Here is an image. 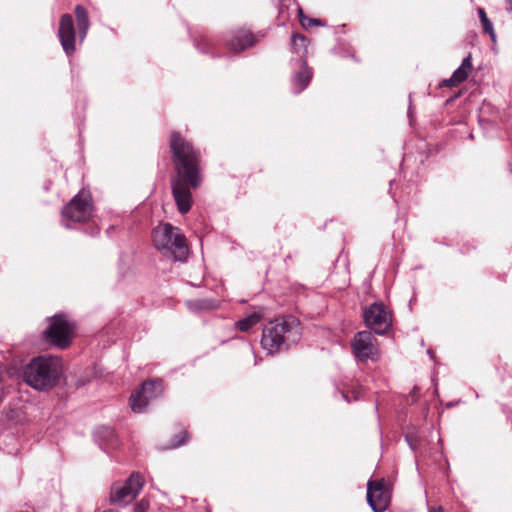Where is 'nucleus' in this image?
Segmentation results:
<instances>
[{"label": "nucleus", "mask_w": 512, "mask_h": 512, "mask_svg": "<svg viewBox=\"0 0 512 512\" xmlns=\"http://www.w3.org/2000/svg\"><path fill=\"white\" fill-rule=\"evenodd\" d=\"M170 151L176 175L171 179L173 198L180 214H186L192 207L191 189L202 183L201 153L178 132L170 135Z\"/></svg>", "instance_id": "nucleus-1"}, {"label": "nucleus", "mask_w": 512, "mask_h": 512, "mask_svg": "<svg viewBox=\"0 0 512 512\" xmlns=\"http://www.w3.org/2000/svg\"><path fill=\"white\" fill-rule=\"evenodd\" d=\"M301 338L299 320L292 316H283L270 321L262 332V347L273 354L296 344Z\"/></svg>", "instance_id": "nucleus-2"}, {"label": "nucleus", "mask_w": 512, "mask_h": 512, "mask_svg": "<svg viewBox=\"0 0 512 512\" xmlns=\"http://www.w3.org/2000/svg\"><path fill=\"white\" fill-rule=\"evenodd\" d=\"M61 374V359L44 355L33 358L25 366L23 378L26 384L35 390L48 391L57 385Z\"/></svg>", "instance_id": "nucleus-3"}, {"label": "nucleus", "mask_w": 512, "mask_h": 512, "mask_svg": "<svg viewBox=\"0 0 512 512\" xmlns=\"http://www.w3.org/2000/svg\"><path fill=\"white\" fill-rule=\"evenodd\" d=\"M153 244L166 256H172L174 260L185 262L189 248L186 238L181 230L170 223L158 225L152 232Z\"/></svg>", "instance_id": "nucleus-4"}, {"label": "nucleus", "mask_w": 512, "mask_h": 512, "mask_svg": "<svg viewBox=\"0 0 512 512\" xmlns=\"http://www.w3.org/2000/svg\"><path fill=\"white\" fill-rule=\"evenodd\" d=\"M49 321L50 324L45 330L46 340L58 348H67L72 340L74 326L63 314H56Z\"/></svg>", "instance_id": "nucleus-5"}, {"label": "nucleus", "mask_w": 512, "mask_h": 512, "mask_svg": "<svg viewBox=\"0 0 512 512\" xmlns=\"http://www.w3.org/2000/svg\"><path fill=\"white\" fill-rule=\"evenodd\" d=\"M92 206L87 195L78 193L62 210V223L71 228V223L85 222L91 216Z\"/></svg>", "instance_id": "nucleus-6"}, {"label": "nucleus", "mask_w": 512, "mask_h": 512, "mask_svg": "<svg viewBox=\"0 0 512 512\" xmlns=\"http://www.w3.org/2000/svg\"><path fill=\"white\" fill-rule=\"evenodd\" d=\"M164 388L159 379L145 381L141 388L131 394L130 406L133 412L143 413L149 403L163 394Z\"/></svg>", "instance_id": "nucleus-7"}, {"label": "nucleus", "mask_w": 512, "mask_h": 512, "mask_svg": "<svg viewBox=\"0 0 512 512\" xmlns=\"http://www.w3.org/2000/svg\"><path fill=\"white\" fill-rule=\"evenodd\" d=\"M364 321L367 327L378 335H384L392 326L391 314L387 307L380 302H375L363 312Z\"/></svg>", "instance_id": "nucleus-8"}, {"label": "nucleus", "mask_w": 512, "mask_h": 512, "mask_svg": "<svg viewBox=\"0 0 512 512\" xmlns=\"http://www.w3.org/2000/svg\"><path fill=\"white\" fill-rule=\"evenodd\" d=\"M144 485L139 473H132L123 483H115L111 488L110 501L115 504H127L137 497Z\"/></svg>", "instance_id": "nucleus-9"}, {"label": "nucleus", "mask_w": 512, "mask_h": 512, "mask_svg": "<svg viewBox=\"0 0 512 512\" xmlns=\"http://www.w3.org/2000/svg\"><path fill=\"white\" fill-rule=\"evenodd\" d=\"M390 498L385 479L368 481L367 502L373 512H384L389 506Z\"/></svg>", "instance_id": "nucleus-10"}, {"label": "nucleus", "mask_w": 512, "mask_h": 512, "mask_svg": "<svg viewBox=\"0 0 512 512\" xmlns=\"http://www.w3.org/2000/svg\"><path fill=\"white\" fill-rule=\"evenodd\" d=\"M351 348L356 359L367 361L377 354V340L370 331H360L353 337Z\"/></svg>", "instance_id": "nucleus-11"}, {"label": "nucleus", "mask_w": 512, "mask_h": 512, "mask_svg": "<svg viewBox=\"0 0 512 512\" xmlns=\"http://www.w3.org/2000/svg\"><path fill=\"white\" fill-rule=\"evenodd\" d=\"M58 38L62 49L67 56L73 55L76 46V32L72 15L63 14L60 18Z\"/></svg>", "instance_id": "nucleus-12"}, {"label": "nucleus", "mask_w": 512, "mask_h": 512, "mask_svg": "<svg viewBox=\"0 0 512 512\" xmlns=\"http://www.w3.org/2000/svg\"><path fill=\"white\" fill-rule=\"evenodd\" d=\"M224 42L227 49L238 53L252 47L256 43V39L249 30L237 29L227 33Z\"/></svg>", "instance_id": "nucleus-13"}, {"label": "nucleus", "mask_w": 512, "mask_h": 512, "mask_svg": "<svg viewBox=\"0 0 512 512\" xmlns=\"http://www.w3.org/2000/svg\"><path fill=\"white\" fill-rule=\"evenodd\" d=\"M300 70L296 72L293 78L294 93L298 94L302 92L310 83L312 79V71L307 66L305 60L300 59Z\"/></svg>", "instance_id": "nucleus-14"}, {"label": "nucleus", "mask_w": 512, "mask_h": 512, "mask_svg": "<svg viewBox=\"0 0 512 512\" xmlns=\"http://www.w3.org/2000/svg\"><path fill=\"white\" fill-rule=\"evenodd\" d=\"M74 12L77 20L78 37L80 42H83L90 27L88 13L82 5H77Z\"/></svg>", "instance_id": "nucleus-15"}, {"label": "nucleus", "mask_w": 512, "mask_h": 512, "mask_svg": "<svg viewBox=\"0 0 512 512\" xmlns=\"http://www.w3.org/2000/svg\"><path fill=\"white\" fill-rule=\"evenodd\" d=\"M187 308L192 312L213 310L219 306V301L212 298L195 299L186 301Z\"/></svg>", "instance_id": "nucleus-16"}, {"label": "nucleus", "mask_w": 512, "mask_h": 512, "mask_svg": "<svg viewBox=\"0 0 512 512\" xmlns=\"http://www.w3.org/2000/svg\"><path fill=\"white\" fill-rule=\"evenodd\" d=\"M472 69V56L468 54L462 61L461 65L453 72V78L458 84L464 82Z\"/></svg>", "instance_id": "nucleus-17"}, {"label": "nucleus", "mask_w": 512, "mask_h": 512, "mask_svg": "<svg viewBox=\"0 0 512 512\" xmlns=\"http://www.w3.org/2000/svg\"><path fill=\"white\" fill-rule=\"evenodd\" d=\"M97 434L104 441V445L106 446V448L115 449L116 447H118V438L113 428L101 427L97 431Z\"/></svg>", "instance_id": "nucleus-18"}, {"label": "nucleus", "mask_w": 512, "mask_h": 512, "mask_svg": "<svg viewBox=\"0 0 512 512\" xmlns=\"http://www.w3.org/2000/svg\"><path fill=\"white\" fill-rule=\"evenodd\" d=\"M195 46L201 53L209 54L212 57L221 56L216 43L207 37L201 38L195 43Z\"/></svg>", "instance_id": "nucleus-19"}, {"label": "nucleus", "mask_w": 512, "mask_h": 512, "mask_svg": "<svg viewBox=\"0 0 512 512\" xmlns=\"http://www.w3.org/2000/svg\"><path fill=\"white\" fill-rule=\"evenodd\" d=\"M262 315L260 313L254 312L247 317L240 319L236 323V327L243 332L249 331L253 326L260 322Z\"/></svg>", "instance_id": "nucleus-20"}, {"label": "nucleus", "mask_w": 512, "mask_h": 512, "mask_svg": "<svg viewBox=\"0 0 512 512\" xmlns=\"http://www.w3.org/2000/svg\"><path fill=\"white\" fill-rule=\"evenodd\" d=\"M477 11H478V15H479V19H480V22L482 25L483 32L487 33L489 35L491 41L496 42L497 37H496L495 31L493 28V24L487 17L485 9L478 8Z\"/></svg>", "instance_id": "nucleus-21"}, {"label": "nucleus", "mask_w": 512, "mask_h": 512, "mask_svg": "<svg viewBox=\"0 0 512 512\" xmlns=\"http://www.w3.org/2000/svg\"><path fill=\"white\" fill-rule=\"evenodd\" d=\"M307 38L302 35L295 33L291 37V44L294 50L297 52V54L303 59V57L307 53Z\"/></svg>", "instance_id": "nucleus-22"}, {"label": "nucleus", "mask_w": 512, "mask_h": 512, "mask_svg": "<svg viewBox=\"0 0 512 512\" xmlns=\"http://www.w3.org/2000/svg\"><path fill=\"white\" fill-rule=\"evenodd\" d=\"M298 16H299V21H300L301 25L304 28H309V27H311L313 25H322L320 19H317V18H307L304 15L303 10L300 7H298Z\"/></svg>", "instance_id": "nucleus-23"}, {"label": "nucleus", "mask_w": 512, "mask_h": 512, "mask_svg": "<svg viewBox=\"0 0 512 512\" xmlns=\"http://www.w3.org/2000/svg\"><path fill=\"white\" fill-rule=\"evenodd\" d=\"M187 438H188V432L187 431H181L178 435H176L172 439L171 447L172 448H177V447L185 444L186 441H187Z\"/></svg>", "instance_id": "nucleus-24"}, {"label": "nucleus", "mask_w": 512, "mask_h": 512, "mask_svg": "<svg viewBox=\"0 0 512 512\" xmlns=\"http://www.w3.org/2000/svg\"><path fill=\"white\" fill-rule=\"evenodd\" d=\"M150 503L147 499L143 498L133 506V512H148Z\"/></svg>", "instance_id": "nucleus-25"}, {"label": "nucleus", "mask_w": 512, "mask_h": 512, "mask_svg": "<svg viewBox=\"0 0 512 512\" xmlns=\"http://www.w3.org/2000/svg\"><path fill=\"white\" fill-rule=\"evenodd\" d=\"M405 441L407 442L411 450L415 451L418 449L419 440L414 433H408L405 436Z\"/></svg>", "instance_id": "nucleus-26"}, {"label": "nucleus", "mask_w": 512, "mask_h": 512, "mask_svg": "<svg viewBox=\"0 0 512 512\" xmlns=\"http://www.w3.org/2000/svg\"><path fill=\"white\" fill-rule=\"evenodd\" d=\"M458 85V82L453 78V75L442 81L441 86L449 87V86H456Z\"/></svg>", "instance_id": "nucleus-27"}, {"label": "nucleus", "mask_w": 512, "mask_h": 512, "mask_svg": "<svg viewBox=\"0 0 512 512\" xmlns=\"http://www.w3.org/2000/svg\"><path fill=\"white\" fill-rule=\"evenodd\" d=\"M418 394H419V388H418V386H414L409 394L412 399V403H414L418 400Z\"/></svg>", "instance_id": "nucleus-28"}, {"label": "nucleus", "mask_w": 512, "mask_h": 512, "mask_svg": "<svg viewBox=\"0 0 512 512\" xmlns=\"http://www.w3.org/2000/svg\"><path fill=\"white\" fill-rule=\"evenodd\" d=\"M505 3L507 12L512 14V0H505Z\"/></svg>", "instance_id": "nucleus-29"}, {"label": "nucleus", "mask_w": 512, "mask_h": 512, "mask_svg": "<svg viewBox=\"0 0 512 512\" xmlns=\"http://www.w3.org/2000/svg\"><path fill=\"white\" fill-rule=\"evenodd\" d=\"M428 512H444L443 508L441 506L435 508V507H429Z\"/></svg>", "instance_id": "nucleus-30"}, {"label": "nucleus", "mask_w": 512, "mask_h": 512, "mask_svg": "<svg viewBox=\"0 0 512 512\" xmlns=\"http://www.w3.org/2000/svg\"><path fill=\"white\" fill-rule=\"evenodd\" d=\"M279 1H280V3H281V4H280V11H279V13L281 14V13L283 12L284 2H285L286 0H279Z\"/></svg>", "instance_id": "nucleus-31"}, {"label": "nucleus", "mask_w": 512, "mask_h": 512, "mask_svg": "<svg viewBox=\"0 0 512 512\" xmlns=\"http://www.w3.org/2000/svg\"><path fill=\"white\" fill-rule=\"evenodd\" d=\"M97 234H99V228L96 227L93 230V235H97Z\"/></svg>", "instance_id": "nucleus-32"}, {"label": "nucleus", "mask_w": 512, "mask_h": 512, "mask_svg": "<svg viewBox=\"0 0 512 512\" xmlns=\"http://www.w3.org/2000/svg\"><path fill=\"white\" fill-rule=\"evenodd\" d=\"M427 353H428V355H429L431 358H433V352H432V350H428V351H427Z\"/></svg>", "instance_id": "nucleus-33"}]
</instances>
